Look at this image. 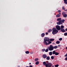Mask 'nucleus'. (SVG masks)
<instances>
[{
  "instance_id": "nucleus-1",
  "label": "nucleus",
  "mask_w": 67,
  "mask_h": 67,
  "mask_svg": "<svg viewBox=\"0 0 67 67\" xmlns=\"http://www.w3.org/2000/svg\"><path fill=\"white\" fill-rule=\"evenodd\" d=\"M58 32V31L55 28H53L52 33L53 35H54Z\"/></svg>"
},
{
  "instance_id": "nucleus-2",
  "label": "nucleus",
  "mask_w": 67,
  "mask_h": 67,
  "mask_svg": "<svg viewBox=\"0 0 67 67\" xmlns=\"http://www.w3.org/2000/svg\"><path fill=\"white\" fill-rule=\"evenodd\" d=\"M61 18H60L57 19V21H59L57 23V24L58 25H60L62 23V21H61Z\"/></svg>"
},
{
  "instance_id": "nucleus-3",
  "label": "nucleus",
  "mask_w": 67,
  "mask_h": 67,
  "mask_svg": "<svg viewBox=\"0 0 67 67\" xmlns=\"http://www.w3.org/2000/svg\"><path fill=\"white\" fill-rule=\"evenodd\" d=\"M52 66V64L51 63H48L46 65V67H51Z\"/></svg>"
},
{
  "instance_id": "nucleus-4",
  "label": "nucleus",
  "mask_w": 67,
  "mask_h": 67,
  "mask_svg": "<svg viewBox=\"0 0 67 67\" xmlns=\"http://www.w3.org/2000/svg\"><path fill=\"white\" fill-rule=\"evenodd\" d=\"M54 49V47L52 46V45H51L49 48V51H53Z\"/></svg>"
},
{
  "instance_id": "nucleus-5",
  "label": "nucleus",
  "mask_w": 67,
  "mask_h": 67,
  "mask_svg": "<svg viewBox=\"0 0 67 67\" xmlns=\"http://www.w3.org/2000/svg\"><path fill=\"white\" fill-rule=\"evenodd\" d=\"M49 39L48 38H47L46 37H45L44 39V41H46L47 42H49Z\"/></svg>"
},
{
  "instance_id": "nucleus-6",
  "label": "nucleus",
  "mask_w": 67,
  "mask_h": 67,
  "mask_svg": "<svg viewBox=\"0 0 67 67\" xmlns=\"http://www.w3.org/2000/svg\"><path fill=\"white\" fill-rule=\"evenodd\" d=\"M56 27L57 30L59 31L60 30V27L58 25H56Z\"/></svg>"
},
{
  "instance_id": "nucleus-7",
  "label": "nucleus",
  "mask_w": 67,
  "mask_h": 67,
  "mask_svg": "<svg viewBox=\"0 0 67 67\" xmlns=\"http://www.w3.org/2000/svg\"><path fill=\"white\" fill-rule=\"evenodd\" d=\"M42 56L43 58H46L47 57V55L45 54H44L42 55Z\"/></svg>"
},
{
  "instance_id": "nucleus-8",
  "label": "nucleus",
  "mask_w": 67,
  "mask_h": 67,
  "mask_svg": "<svg viewBox=\"0 0 67 67\" xmlns=\"http://www.w3.org/2000/svg\"><path fill=\"white\" fill-rule=\"evenodd\" d=\"M64 14H65V13L64 12H63L62 13V15H63L64 17V18H66L67 17V14H65L64 15Z\"/></svg>"
},
{
  "instance_id": "nucleus-9",
  "label": "nucleus",
  "mask_w": 67,
  "mask_h": 67,
  "mask_svg": "<svg viewBox=\"0 0 67 67\" xmlns=\"http://www.w3.org/2000/svg\"><path fill=\"white\" fill-rule=\"evenodd\" d=\"M43 43L44 44V45H48V43L47 42H46V41H43Z\"/></svg>"
},
{
  "instance_id": "nucleus-10",
  "label": "nucleus",
  "mask_w": 67,
  "mask_h": 67,
  "mask_svg": "<svg viewBox=\"0 0 67 67\" xmlns=\"http://www.w3.org/2000/svg\"><path fill=\"white\" fill-rule=\"evenodd\" d=\"M61 30L62 32H65V30L64 29H61Z\"/></svg>"
},
{
  "instance_id": "nucleus-11",
  "label": "nucleus",
  "mask_w": 67,
  "mask_h": 67,
  "mask_svg": "<svg viewBox=\"0 0 67 67\" xmlns=\"http://www.w3.org/2000/svg\"><path fill=\"white\" fill-rule=\"evenodd\" d=\"M61 24L62 25H63V23H64V21H65V20H64V19L62 20H61Z\"/></svg>"
},
{
  "instance_id": "nucleus-12",
  "label": "nucleus",
  "mask_w": 67,
  "mask_h": 67,
  "mask_svg": "<svg viewBox=\"0 0 67 67\" xmlns=\"http://www.w3.org/2000/svg\"><path fill=\"white\" fill-rule=\"evenodd\" d=\"M60 16V14H58L56 15V17H57V18H58Z\"/></svg>"
},
{
  "instance_id": "nucleus-13",
  "label": "nucleus",
  "mask_w": 67,
  "mask_h": 67,
  "mask_svg": "<svg viewBox=\"0 0 67 67\" xmlns=\"http://www.w3.org/2000/svg\"><path fill=\"white\" fill-rule=\"evenodd\" d=\"M42 37H43L44 36H45V34L44 33H42L41 35Z\"/></svg>"
},
{
  "instance_id": "nucleus-14",
  "label": "nucleus",
  "mask_w": 67,
  "mask_h": 67,
  "mask_svg": "<svg viewBox=\"0 0 67 67\" xmlns=\"http://www.w3.org/2000/svg\"><path fill=\"white\" fill-rule=\"evenodd\" d=\"M56 43L57 44H59L60 43V41H58L56 42Z\"/></svg>"
},
{
  "instance_id": "nucleus-15",
  "label": "nucleus",
  "mask_w": 67,
  "mask_h": 67,
  "mask_svg": "<svg viewBox=\"0 0 67 67\" xmlns=\"http://www.w3.org/2000/svg\"><path fill=\"white\" fill-rule=\"evenodd\" d=\"M58 48V46H57L54 47V49H57V48Z\"/></svg>"
},
{
  "instance_id": "nucleus-16",
  "label": "nucleus",
  "mask_w": 67,
  "mask_h": 67,
  "mask_svg": "<svg viewBox=\"0 0 67 67\" xmlns=\"http://www.w3.org/2000/svg\"><path fill=\"white\" fill-rule=\"evenodd\" d=\"M52 30L51 29H49L48 30V33H50L51 32H52Z\"/></svg>"
},
{
  "instance_id": "nucleus-17",
  "label": "nucleus",
  "mask_w": 67,
  "mask_h": 67,
  "mask_svg": "<svg viewBox=\"0 0 67 67\" xmlns=\"http://www.w3.org/2000/svg\"><path fill=\"white\" fill-rule=\"evenodd\" d=\"M46 58V59H47V60H49L50 59V58L48 56Z\"/></svg>"
},
{
  "instance_id": "nucleus-18",
  "label": "nucleus",
  "mask_w": 67,
  "mask_h": 67,
  "mask_svg": "<svg viewBox=\"0 0 67 67\" xmlns=\"http://www.w3.org/2000/svg\"><path fill=\"white\" fill-rule=\"evenodd\" d=\"M43 65H45V66H46V62H44L43 63Z\"/></svg>"
},
{
  "instance_id": "nucleus-19",
  "label": "nucleus",
  "mask_w": 67,
  "mask_h": 67,
  "mask_svg": "<svg viewBox=\"0 0 67 67\" xmlns=\"http://www.w3.org/2000/svg\"><path fill=\"white\" fill-rule=\"evenodd\" d=\"M50 42H52V41H54V39H51L50 40Z\"/></svg>"
},
{
  "instance_id": "nucleus-20",
  "label": "nucleus",
  "mask_w": 67,
  "mask_h": 67,
  "mask_svg": "<svg viewBox=\"0 0 67 67\" xmlns=\"http://www.w3.org/2000/svg\"><path fill=\"white\" fill-rule=\"evenodd\" d=\"M61 29H63V28H64V26L62 25L61 26Z\"/></svg>"
},
{
  "instance_id": "nucleus-21",
  "label": "nucleus",
  "mask_w": 67,
  "mask_h": 67,
  "mask_svg": "<svg viewBox=\"0 0 67 67\" xmlns=\"http://www.w3.org/2000/svg\"><path fill=\"white\" fill-rule=\"evenodd\" d=\"M34 60L36 62V61H38V58H37L35 59Z\"/></svg>"
},
{
  "instance_id": "nucleus-22",
  "label": "nucleus",
  "mask_w": 67,
  "mask_h": 67,
  "mask_svg": "<svg viewBox=\"0 0 67 67\" xmlns=\"http://www.w3.org/2000/svg\"><path fill=\"white\" fill-rule=\"evenodd\" d=\"M36 65H38L39 64V62L38 61H37L35 63Z\"/></svg>"
},
{
  "instance_id": "nucleus-23",
  "label": "nucleus",
  "mask_w": 67,
  "mask_h": 67,
  "mask_svg": "<svg viewBox=\"0 0 67 67\" xmlns=\"http://www.w3.org/2000/svg\"><path fill=\"white\" fill-rule=\"evenodd\" d=\"M52 52H49V55H52Z\"/></svg>"
},
{
  "instance_id": "nucleus-24",
  "label": "nucleus",
  "mask_w": 67,
  "mask_h": 67,
  "mask_svg": "<svg viewBox=\"0 0 67 67\" xmlns=\"http://www.w3.org/2000/svg\"><path fill=\"white\" fill-rule=\"evenodd\" d=\"M56 53V51H53V54H55Z\"/></svg>"
},
{
  "instance_id": "nucleus-25",
  "label": "nucleus",
  "mask_w": 67,
  "mask_h": 67,
  "mask_svg": "<svg viewBox=\"0 0 67 67\" xmlns=\"http://www.w3.org/2000/svg\"><path fill=\"white\" fill-rule=\"evenodd\" d=\"M59 54V53H58V52H55V55H58Z\"/></svg>"
},
{
  "instance_id": "nucleus-26",
  "label": "nucleus",
  "mask_w": 67,
  "mask_h": 67,
  "mask_svg": "<svg viewBox=\"0 0 67 67\" xmlns=\"http://www.w3.org/2000/svg\"><path fill=\"white\" fill-rule=\"evenodd\" d=\"M26 54H29V51H26L25 52Z\"/></svg>"
},
{
  "instance_id": "nucleus-27",
  "label": "nucleus",
  "mask_w": 67,
  "mask_h": 67,
  "mask_svg": "<svg viewBox=\"0 0 67 67\" xmlns=\"http://www.w3.org/2000/svg\"><path fill=\"white\" fill-rule=\"evenodd\" d=\"M58 66H59L58 64L56 65H55V67H58Z\"/></svg>"
},
{
  "instance_id": "nucleus-28",
  "label": "nucleus",
  "mask_w": 67,
  "mask_h": 67,
  "mask_svg": "<svg viewBox=\"0 0 67 67\" xmlns=\"http://www.w3.org/2000/svg\"><path fill=\"white\" fill-rule=\"evenodd\" d=\"M48 42V44H51V43H52V42L50 41H49Z\"/></svg>"
},
{
  "instance_id": "nucleus-29",
  "label": "nucleus",
  "mask_w": 67,
  "mask_h": 67,
  "mask_svg": "<svg viewBox=\"0 0 67 67\" xmlns=\"http://www.w3.org/2000/svg\"><path fill=\"white\" fill-rule=\"evenodd\" d=\"M48 49H46L45 51L46 52H48Z\"/></svg>"
},
{
  "instance_id": "nucleus-30",
  "label": "nucleus",
  "mask_w": 67,
  "mask_h": 67,
  "mask_svg": "<svg viewBox=\"0 0 67 67\" xmlns=\"http://www.w3.org/2000/svg\"><path fill=\"white\" fill-rule=\"evenodd\" d=\"M51 59H54V57L53 56H52L51 57Z\"/></svg>"
},
{
  "instance_id": "nucleus-31",
  "label": "nucleus",
  "mask_w": 67,
  "mask_h": 67,
  "mask_svg": "<svg viewBox=\"0 0 67 67\" xmlns=\"http://www.w3.org/2000/svg\"><path fill=\"white\" fill-rule=\"evenodd\" d=\"M59 41H61L62 40V38H59Z\"/></svg>"
},
{
  "instance_id": "nucleus-32",
  "label": "nucleus",
  "mask_w": 67,
  "mask_h": 67,
  "mask_svg": "<svg viewBox=\"0 0 67 67\" xmlns=\"http://www.w3.org/2000/svg\"><path fill=\"white\" fill-rule=\"evenodd\" d=\"M64 35L65 36H67V33H64Z\"/></svg>"
},
{
  "instance_id": "nucleus-33",
  "label": "nucleus",
  "mask_w": 67,
  "mask_h": 67,
  "mask_svg": "<svg viewBox=\"0 0 67 67\" xmlns=\"http://www.w3.org/2000/svg\"><path fill=\"white\" fill-rule=\"evenodd\" d=\"M45 51V49H43L42 50V51L43 52H44Z\"/></svg>"
},
{
  "instance_id": "nucleus-34",
  "label": "nucleus",
  "mask_w": 67,
  "mask_h": 67,
  "mask_svg": "<svg viewBox=\"0 0 67 67\" xmlns=\"http://www.w3.org/2000/svg\"><path fill=\"white\" fill-rule=\"evenodd\" d=\"M58 12H61V11H60V10H58Z\"/></svg>"
},
{
  "instance_id": "nucleus-35",
  "label": "nucleus",
  "mask_w": 67,
  "mask_h": 67,
  "mask_svg": "<svg viewBox=\"0 0 67 67\" xmlns=\"http://www.w3.org/2000/svg\"><path fill=\"white\" fill-rule=\"evenodd\" d=\"M65 60H67V57H66L65 59Z\"/></svg>"
},
{
  "instance_id": "nucleus-36",
  "label": "nucleus",
  "mask_w": 67,
  "mask_h": 67,
  "mask_svg": "<svg viewBox=\"0 0 67 67\" xmlns=\"http://www.w3.org/2000/svg\"><path fill=\"white\" fill-rule=\"evenodd\" d=\"M62 9L63 10H65V9L64 8V7H62Z\"/></svg>"
},
{
  "instance_id": "nucleus-37",
  "label": "nucleus",
  "mask_w": 67,
  "mask_h": 67,
  "mask_svg": "<svg viewBox=\"0 0 67 67\" xmlns=\"http://www.w3.org/2000/svg\"><path fill=\"white\" fill-rule=\"evenodd\" d=\"M67 1V0H64V2H66Z\"/></svg>"
},
{
  "instance_id": "nucleus-38",
  "label": "nucleus",
  "mask_w": 67,
  "mask_h": 67,
  "mask_svg": "<svg viewBox=\"0 0 67 67\" xmlns=\"http://www.w3.org/2000/svg\"><path fill=\"white\" fill-rule=\"evenodd\" d=\"M64 3H65V4H67V2H64Z\"/></svg>"
},
{
  "instance_id": "nucleus-39",
  "label": "nucleus",
  "mask_w": 67,
  "mask_h": 67,
  "mask_svg": "<svg viewBox=\"0 0 67 67\" xmlns=\"http://www.w3.org/2000/svg\"><path fill=\"white\" fill-rule=\"evenodd\" d=\"M48 32H46V35H48Z\"/></svg>"
},
{
  "instance_id": "nucleus-40",
  "label": "nucleus",
  "mask_w": 67,
  "mask_h": 67,
  "mask_svg": "<svg viewBox=\"0 0 67 67\" xmlns=\"http://www.w3.org/2000/svg\"><path fill=\"white\" fill-rule=\"evenodd\" d=\"M30 67H33V66H32L30 65Z\"/></svg>"
},
{
  "instance_id": "nucleus-41",
  "label": "nucleus",
  "mask_w": 67,
  "mask_h": 67,
  "mask_svg": "<svg viewBox=\"0 0 67 67\" xmlns=\"http://www.w3.org/2000/svg\"><path fill=\"white\" fill-rule=\"evenodd\" d=\"M65 31H67V28L65 29Z\"/></svg>"
},
{
  "instance_id": "nucleus-42",
  "label": "nucleus",
  "mask_w": 67,
  "mask_h": 67,
  "mask_svg": "<svg viewBox=\"0 0 67 67\" xmlns=\"http://www.w3.org/2000/svg\"><path fill=\"white\" fill-rule=\"evenodd\" d=\"M66 50H67V47H66Z\"/></svg>"
},
{
  "instance_id": "nucleus-43",
  "label": "nucleus",
  "mask_w": 67,
  "mask_h": 67,
  "mask_svg": "<svg viewBox=\"0 0 67 67\" xmlns=\"http://www.w3.org/2000/svg\"><path fill=\"white\" fill-rule=\"evenodd\" d=\"M31 63H29V65H31Z\"/></svg>"
},
{
  "instance_id": "nucleus-44",
  "label": "nucleus",
  "mask_w": 67,
  "mask_h": 67,
  "mask_svg": "<svg viewBox=\"0 0 67 67\" xmlns=\"http://www.w3.org/2000/svg\"><path fill=\"white\" fill-rule=\"evenodd\" d=\"M58 46H60V45H59Z\"/></svg>"
},
{
  "instance_id": "nucleus-45",
  "label": "nucleus",
  "mask_w": 67,
  "mask_h": 67,
  "mask_svg": "<svg viewBox=\"0 0 67 67\" xmlns=\"http://www.w3.org/2000/svg\"><path fill=\"white\" fill-rule=\"evenodd\" d=\"M59 14H61V13H59Z\"/></svg>"
},
{
  "instance_id": "nucleus-46",
  "label": "nucleus",
  "mask_w": 67,
  "mask_h": 67,
  "mask_svg": "<svg viewBox=\"0 0 67 67\" xmlns=\"http://www.w3.org/2000/svg\"><path fill=\"white\" fill-rule=\"evenodd\" d=\"M47 62V63H48V62Z\"/></svg>"
},
{
  "instance_id": "nucleus-47",
  "label": "nucleus",
  "mask_w": 67,
  "mask_h": 67,
  "mask_svg": "<svg viewBox=\"0 0 67 67\" xmlns=\"http://www.w3.org/2000/svg\"><path fill=\"white\" fill-rule=\"evenodd\" d=\"M52 67H54V66H52Z\"/></svg>"
},
{
  "instance_id": "nucleus-48",
  "label": "nucleus",
  "mask_w": 67,
  "mask_h": 67,
  "mask_svg": "<svg viewBox=\"0 0 67 67\" xmlns=\"http://www.w3.org/2000/svg\"><path fill=\"white\" fill-rule=\"evenodd\" d=\"M54 14L55 15H56V14Z\"/></svg>"
}]
</instances>
